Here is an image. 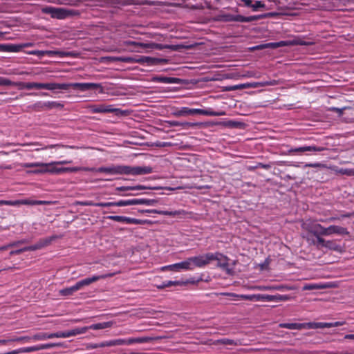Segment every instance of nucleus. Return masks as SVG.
<instances>
[{
  "instance_id": "nucleus-1",
  "label": "nucleus",
  "mask_w": 354,
  "mask_h": 354,
  "mask_svg": "<svg viewBox=\"0 0 354 354\" xmlns=\"http://www.w3.org/2000/svg\"><path fill=\"white\" fill-rule=\"evenodd\" d=\"M219 255L220 254L216 253H207L205 254L199 255L197 257H193L188 258L187 260V263L188 264L187 266H189L188 269L193 270L196 267H203L207 264H209L211 261L217 260L218 261V266L221 265V263L219 261Z\"/></svg>"
},
{
  "instance_id": "nucleus-2",
  "label": "nucleus",
  "mask_w": 354,
  "mask_h": 354,
  "mask_svg": "<svg viewBox=\"0 0 354 354\" xmlns=\"http://www.w3.org/2000/svg\"><path fill=\"white\" fill-rule=\"evenodd\" d=\"M195 114L215 116L221 115V113L215 112L212 109H189L188 107H183L174 113L176 116H185Z\"/></svg>"
},
{
  "instance_id": "nucleus-3",
  "label": "nucleus",
  "mask_w": 354,
  "mask_h": 354,
  "mask_svg": "<svg viewBox=\"0 0 354 354\" xmlns=\"http://www.w3.org/2000/svg\"><path fill=\"white\" fill-rule=\"evenodd\" d=\"M88 109L93 113H114L116 115H126V111L114 108L112 105L106 104H91L88 106Z\"/></svg>"
},
{
  "instance_id": "nucleus-4",
  "label": "nucleus",
  "mask_w": 354,
  "mask_h": 354,
  "mask_svg": "<svg viewBox=\"0 0 354 354\" xmlns=\"http://www.w3.org/2000/svg\"><path fill=\"white\" fill-rule=\"evenodd\" d=\"M58 86H63L64 88H57V89L68 90L73 88L74 89H79L81 91L94 90L102 87L100 84L97 83H58Z\"/></svg>"
},
{
  "instance_id": "nucleus-5",
  "label": "nucleus",
  "mask_w": 354,
  "mask_h": 354,
  "mask_svg": "<svg viewBox=\"0 0 354 354\" xmlns=\"http://www.w3.org/2000/svg\"><path fill=\"white\" fill-rule=\"evenodd\" d=\"M123 171L122 174H131L134 176L138 175H143L151 174L153 171L152 167L149 166H137V167H131L127 165H123Z\"/></svg>"
},
{
  "instance_id": "nucleus-6",
  "label": "nucleus",
  "mask_w": 354,
  "mask_h": 354,
  "mask_svg": "<svg viewBox=\"0 0 354 354\" xmlns=\"http://www.w3.org/2000/svg\"><path fill=\"white\" fill-rule=\"evenodd\" d=\"M277 84V81L272 80L269 82H253V83H249L247 84H240V85H235L233 86H223V91H232V90H236L239 88H257L259 86H274Z\"/></svg>"
},
{
  "instance_id": "nucleus-7",
  "label": "nucleus",
  "mask_w": 354,
  "mask_h": 354,
  "mask_svg": "<svg viewBox=\"0 0 354 354\" xmlns=\"http://www.w3.org/2000/svg\"><path fill=\"white\" fill-rule=\"evenodd\" d=\"M123 165H111L109 167H100L99 168H84V171H96L100 173H106L111 175H122L123 171Z\"/></svg>"
},
{
  "instance_id": "nucleus-8",
  "label": "nucleus",
  "mask_w": 354,
  "mask_h": 354,
  "mask_svg": "<svg viewBox=\"0 0 354 354\" xmlns=\"http://www.w3.org/2000/svg\"><path fill=\"white\" fill-rule=\"evenodd\" d=\"M113 276V274L109 273L102 275H94L91 277L84 279L81 281H77L74 287L76 290V291L82 289L84 286H89L91 283L95 282L100 279H105L107 277H111Z\"/></svg>"
},
{
  "instance_id": "nucleus-9",
  "label": "nucleus",
  "mask_w": 354,
  "mask_h": 354,
  "mask_svg": "<svg viewBox=\"0 0 354 354\" xmlns=\"http://www.w3.org/2000/svg\"><path fill=\"white\" fill-rule=\"evenodd\" d=\"M57 88H62L58 86V83L50 82V83H37V82H26V89H47L50 91L57 90ZM62 88H64L62 86Z\"/></svg>"
},
{
  "instance_id": "nucleus-10",
  "label": "nucleus",
  "mask_w": 354,
  "mask_h": 354,
  "mask_svg": "<svg viewBox=\"0 0 354 354\" xmlns=\"http://www.w3.org/2000/svg\"><path fill=\"white\" fill-rule=\"evenodd\" d=\"M168 60L165 58H156L147 56H138V63H146L148 66H154L159 64H166Z\"/></svg>"
},
{
  "instance_id": "nucleus-11",
  "label": "nucleus",
  "mask_w": 354,
  "mask_h": 354,
  "mask_svg": "<svg viewBox=\"0 0 354 354\" xmlns=\"http://www.w3.org/2000/svg\"><path fill=\"white\" fill-rule=\"evenodd\" d=\"M140 213H153L161 215L171 216H182L186 214L185 210H176V211H162L158 209H142L139 210Z\"/></svg>"
},
{
  "instance_id": "nucleus-12",
  "label": "nucleus",
  "mask_w": 354,
  "mask_h": 354,
  "mask_svg": "<svg viewBox=\"0 0 354 354\" xmlns=\"http://www.w3.org/2000/svg\"><path fill=\"white\" fill-rule=\"evenodd\" d=\"M55 238H56V236H52L50 237L45 238L44 239H41V240H39V241L38 243H37L35 245L24 248V252L35 251L37 250L41 249L42 248L49 245Z\"/></svg>"
},
{
  "instance_id": "nucleus-13",
  "label": "nucleus",
  "mask_w": 354,
  "mask_h": 354,
  "mask_svg": "<svg viewBox=\"0 0 354 354\" xmlns=\"http://www.w3.org/2000/svg\"><path fill=\"white\" fill-rule=\"evenodd\" d=\"M306 230L314 236H326V227L317 223H310L307 224Z\"/></svg>"
},
{
  "instance_id": "nucleus-14",
  "label": "nucleus",
  "mask_w": 354,
  "mask_h": 354,
  "mask_svg": "<svg viewBox=\"0 0 354 354\" xmlns=\"http://www.w3.org/2000/svg\"><path fill=\"white\" fill-rule=\"evenodd\" d=\"M325 232L326 236H330L333 234L339 235L348 234V232L346 228L338 225H330L329 227H326Z\"/></svg>"
},
{
  "instance_id": "nucleus-15",
  "label": "nucleus",
  "mask_w": 354,
  "mask_h": 354,
  "mask_svg": "<svg viewBox=\"0 0 354 354\" xmlns=\"http://www.w3.org/2000/svg\"><path fill=\"white\" fill-rule=\"evenodd\" d=\"M188 266V264L187 263V260H185V261H181L180 263L163 266V267H162L161 270H169L174 271V272H179L182 270H189V269H188L189 266Z\"/></svg>"
},
{
  "instance_id": "nucleus-16",
  "label": "nucleus",
  "mask_w": 354,
  "mask_h": 354,
  "mask_svg": "<svg viewBox=\"0 0 354 354\" xmlns=\"http://www.w3.org/2000/svg\"><path fill=\"white\" fill-rule=\"evenodd\" d=\"M169 127H181L183 129H189L201 126L199 122H178L175 120L167 121Z\"/></svg>"
},
{
  "instance_id": "nucleus-17",
  "label": "nucleus",
  "mask_w": 354,
  "mask_h": 354,
  "mask_svg": "<svg viewBox=\"0 0 354 354\" xmlns=\"http://www.w3.org/2000/svg\"><path fill=\"white\" fill-rule=\"evenodd\" d=\"M87 331V328H75L66 331H60V338H66L77 335L85 333Z\"/></svg>"
},
{
  "instance_id": "nucleus-18",
  "label": "nucleus",
  "mask_w": 354,
  "mask_h": 354,
  "mask_svg": "<svg viewBox=\"0 0 354 354\" xmlns=\"http://www.w3.org/2000/svg\"><path fill=\"white\" fill-rule=\"evenodd\" d=\"M223 127L230 129H243L245 127V124L241 122L231 120L227 118H223Z\"/></svg>"
},
{
  "instance_id": "nucleus-19",
  "label": "nucleus",
  "mask_w": 354,
  "mask_h": 354,
  "mask_svg": "<svg viewBox=\"0 0 354 354\" xmlns=\"http://www.w3.org/2000/svg\"><path fill=\"white\" fill-rule=\"evenodd\" d=\"M157 187H147L144 185H136V186H122L116 187L117 191H134V190H144V189H158Z\"/></svg>"
},
{
  "instance_id": "nucleus-20",
  "label": "nucleus",
  "mask_w": 354,
  "mask_h": 354,
  "mask_svg": "<svg viewBox=\"0 0 354 354\" xmlns=\"http://www.w3.org/2000/svg\"><path fill=\"white\" fill-rule=\"evenodd\" d=\"M289 299V297L287 295H261V300L268 301H286Z\"/></svg>"
},
{
  "instance_id": "nucleus-21",
  "label": "nucleus",
  "mask_w": 354,
  "mask_h": 354,
  "mask_svg": "<svg viewBox=\"0 0 354 354\" xmlns=\"http://www.w3.org/2000/svg\"><path fill=\"white\" fill-rule=\"evenodd\" d=\"M242 1L245 6L251 8L253 11H257L260 8H266V5L261 1L242 0Z\"/></svg>"
},
{
  "instance_id": "nucleus-22",
  "label": "nucleus",
  "mask_w": 354,
  "mask_h": 354,
  "mask_svg": "<svg viewBox=\"0 0 354 354\" xmlns=\"http://www.w3.org/2000/svg\"><path fill=\"white\" fill-rule=\"evenodd\" d=\"M325 149L324 147H316V146H307L301 147L289 150L290 153L292 152H305V151H322Z\"/></svg>"
},
{
  "instance_id": "nucleus-23",
  "label": "nucleus",
  "mask_w": 354,
  "mask_h": 354,
  "mask_svg": "<svg viewBox=\"0 0 354 354\" xmlns=\"http://www.w3.org/2000/svg\"><path fill=\"white\" fill-rule=\"evenodd\" d=\"M16 206L19 205H46L50 204V201H36V200H18L15 201Z\"/></svg>"
},
{
  "instance_id": "nucleus-24",
  "label": "nucleus",
  "mask_w": 354,
  "mask_h": 354,
  "mask_svg": "<svg viewBox=\"0 0 354 354\" xmlns=\"http://www.w3.org/2000/svg\"><path fill=\"white\" fill-rule=\"evenodd\" d=\"M229 259L227 257L223 255V270H225L229 275L234 274V271L233 268L230 267L231 265H234V261H232L231 263L228 262Z\"/></svg>"
},
{
  "instance_id": "nucleus-25",
  "label": "nucleus",
  "mask_w": 354,
  "mask_h": 354,
  "mask_svg": "<svg viewBox=\"0 0 354 354\" xmlns=\"http://www.w3.org/2000/svg\"><path fill=\"white\" fill-rule=\"evenodd\" d=\"M45 169H38L35 171V173H50V174H61L64 172L62 168H57L54 165L51 166H44Z\"/></svg>"
},
{
  "instance_id": "nucleus-26",
  "label": "nucleus",
  "mask_w": 354,
  "mask_h": 354,
  "mask_svg": "<svg viewBox=\"0 0 354 354\" xmlns=\"http://www.w3.org/2000/svg\"><path fill=\"white\" fill-rule=\"evenodd\" d=\"M35 106H38L40 108H47V109H53V108H62L63 105L57 102H46L44 103L37 102L35 104Z\"/></svg>"
},
{
  "instance_id": "nucleus-27",
  "label": "nucleus",
  "mask_w": 354,
  "mask_h": 354,
  "mask_svg": "<svg viewBox=\"0 0 354 354\" xmlns=\"http://www.w3.org/2000/svg\"><path fill=\"white\" fill-rule=\"evenodd\" d=\"M158 203L155 199H146V198H133V205H154Z\"/></svg>"
},
{
  "instance_id": "nucleus-28",
  "label": "nucleus",
  "mask_w": 354,
  "mask_h": 354,
  "mask_svg": "<svg viewBox=\"0 0 354 354\" xmlns=\"http://www.w3.org/2000/svg\"><path fill=\"white\" fill-rule=\"evenodd\" d=\"M112 325H113L112 322H107L94 324L89 326H85L84 328H87V330L88 329L101 330V329L109 328V327L112 326Z\"/></svg>"
},
{
  "instance_id": "nucleus-29",
  "label": "nucleus",
  "mask_w": 354,
  "mask_h": 354,
  "mask_svg": "<svg viewBox=\"0 0 354 354\" xmlns=\"http://www.w3.org/2000/svg\"><path fill=\"white\" fill-rule=\"evenodd\" d=\"M279 326L292 330L304 329L303 323H282L279 324Z\"/></svg>"
},
{
  "instance_id": "nucleus-30",
  "label": "nucleus",
  "mask_w": 354,
  "mask_h": 354,
  "mask_svg": "<svg viewBox=\"0 0 354 354\" xmlns=\"http://www.w3.org/2000/svg\"><path fill=\"white\" fill-rule=\"evenodd\" d=\"M183 284V282L180 281H163L161 284L157 285L156 287L158 289L162 290L165 288L170 287L172 286H179Z\"/></svg>"
},
{
  "instance_id": "nucleus-31",
  "label": "nucleus",
  "mask_w": 354,
  "mask_h": 354,
  "mask_svg": "<svg viewBox=\"0 0 354 354\" xmlns=\"http://www.w3.org/2000/svg\"><path fill=\"white\" fill-rule=\"evenodd\" d=\"M30 55H37V56H44V55H54L59 54V52L57 51H53V50H32L28 53Z\"/></svg>"
},
{
  "instance_id": "nucleus-32",
  "label": "nucleus",
  "mask_w": 354,
  "mask_h": 354,
  "mask_svg": "<svg viewBox=\"0 0 354 354\" xmlns=\"http://www.w3.org/2000/svg\"><path fill=\"white\" fill-rule=\"evenodd\" d=\"M175 78L174 77H162V76H156L153 77V81L162 82L165 84H171L176 82Z\"/></svg>"
},
{
  "instance_id": "nucleus-33",
  "label": "nucleus",
  "mask_w": 354,
  "mask_h": 354,
  "mask_svg": "<svg viewBox=\"0 0 354 354\" xmlns=\"http://www.w3.org/2000/svg\"><path fill=\"white\" fill-rule=\"evenodd\" d=\"M326 288V286L317 284V283H306L305 284L302 290H321Z\"/></svg>"
},
{
  "instance_id": "nucleus-34",
  "label": "nucleus",
  "mask_w": 354,
  "mask_h": 354,
  "mask_svg": "<svg viewBox=\"0 0 354 354\" xmlns=\"http://www.w3.org/2000/svg\"><path fill=\"white\" fill-rule=\"evenodd\" d=\"M136 343H138V344L151 342L161 339L160 337H149V336L136 337Z\"/></svg>"
},
{
  "instance_id": "nucleus-35",
  "label": "nucleus",
  "mask_w": 354,
  "mask_h": 354,
  "mask_svg": "<svg viewBox=\"0 0 354 354\" xmlns=\"http://www.w3.org/2000/svg\"><path fill=\"white\" fill-rule=\"evenodd\" d=\"M263 19L262 15H254V16H250V17H244L242 16L239 17V22H252L253 21H257L259 19Z\"/></svg>"
},
{
  "instance_id": "nucleus-36",
  "label": "nucleus",
  "mask_w": 354,
  "mask_h": 354,
  "mask_svg": "<svg viewBox=\"0 0 354 354\" xmlns=\"http://www.w3.org/2000/svg\"><path fill=\"white\" fill-rule=\"evenodd\" d=\"M3 80L6 81V84H1V86H17L19 88V89H24L25 88L26 82H12L11 80H10L6 77H3Z\"/></svg>"
},
{
  "instance_id": "nucleus-37",
  "label": "nucleus",
  "mask_w": 354,
  "mask_h": 354,
  "mask_svg": "<svg viewBox=\"0 0 354 354\" xmlns=\"http://www.w3.org/2000/svg\"><path fill=\"white\" fill-rule=\"evenodd\" d=\"M39 351L38 346H30V347H25L22 348H19L18 350L12 351V352H15L14 354H18L20 353H31Z\"/></svg>"
},
{
  "instance_id": "nucleus-38",
  "label": "nucleus",
  "mask_w": 354,
  "mask_h": 354,
  "mask_svg": "<svg viewBox=\"0 0 354 354\" xmlns=\"http://www.w3.org/2000/svg\"><path fill=\"white\" fill-rule=\"evenodd\" d=\"M116 59L118 61L124 62V63H129V64L138 63V56H136V57L123 56V57H117Z\"/></svg>"
},
{
  "instance_id": "nucleus-39",
  "label": "nucleus",
  "mask_w": 354,
  "mask_h": 354,
  "mask_svg": "<svg viewBox=\"0 0 354 354\" xmlns=\"http://www.w3.org/2000/svg\"><path fill=\"white\" fill-rule=\"evenodd\" d=\"M241 15H232L223 12V21H239V17Z\"/></svg>"
},
{
  "instance_id": "nucleus-40",
  "label": "nucleus",
  "mask_w": 354,
  "mask_h": 354,
  "mask_svg": "<svg viewBox=\"0 0 354 354\" xmlns=\"http://www.w3.org/2000/svg\"><path fill=\"white\" fill-rule=\"evenodd\" d=\"M124 339H118L114 340H111L108 342H105L102 343L101 346H113L118 345H123Z\"/></svg>"
},
{
  "instance_id": "nucleus-41",
  "label": "nucleus",
  "mask_w": 354,
  "mask_h": 354,
  "mask_svg": "<svg viewBox=\"0 0 354 354\" xmlns=\"http://www.w3.org/2000/svg\"><path fill=\"white\" fill-rule=\"evenodd\" d=\"M239 344L238 340L230 339L227 338H223V346H226L227 348H232V346H236Z\"/></svg>"
},
{
  "instance_id": "nucleus-42",
  "label": "nucleus",
  "mask_w": 354,
  "mask_h": 354,
  "mask_svg": "<svg viewBox=\"0 0 354 354\" xmlns=\"http://www.w3.org/2000/svg\"><path fill=\"white\" fill-rule=\"evenodd\" d=\"M76 292L74 286L62 289L59 291V294L61 296H69L73 295Z\"/></svg>"
},
{
  "instance_id": "nucleus-43",
  "label": "nucleus",
  "mask_w": 354,
  "mask_h": 354,
  "mask_svg": "<svg viewBox=\"0 0 354 354\" xmlns=\"http://www.w3.org/2000/svg\"><path fill=\"white\" fill-rule=\"evenodd\" d=\"M52 164H47V163H43V162H27V163H23L21 166L24 168H31V167H41V166H51Z\"/></svg>"
},
{
  "instance_id": "nucleus-44",
  "label": "nucleus",
  "mask_w": 354,
  "mask_h": 354,
  "mask_svg": "<svg viewBox=\"0 0 354 354\" xmlns=\"http://www.w3.org/2000/svg\"><path fill=\"white\" fill-rule=\"evenodd\" d=\"M322 322H308L303 323L304 328L315 329L322 328Z\"/></svg>"
},
{
  "instance_id": "nucleus-45",
  "label": "nucleus",
  "mask_w": 354,
  "mask_h": 354,
  "mask_svg": "<svg viewBox=\"0 0 354 354\" xmlns=\"http://www.w3.org/2000/svg\"><path fill=\"white\" fill-rule=\"evenodd\" d=\"M113 204L114 206L118 207L133 205V199L120 200L118 202H113Z\"/></svg>"
},
{
  "instance_id": "nucleus-46",
  "label": "nucleus",
  "mask_w": 354,
  "mask_h": 354,
  "mask_svg": "<svg viewBox=\"0 0 354 354\" xmlns=\"http://www.w3.org/2000/svg\"><path fill=\"white\" fill-rule=\"evenodd\" d=\"M324 248L335 251H338L340 249V246L339 245H337L333 241H326Z\"/></svg>"
},
{
  "instance_id": "nucleus-47",
  "label": "nucleus",
  "mask_w": 354,
  "mask_h": 354,
  "mask_svg": "<svg viewBox=\"0 0 354 354\" xmlns=\"http://www.w3.org/2000/svg\"><path fill=\"white\" fill-rule=\"evenodd\" d=\"M130 45L133 46H139L142 48H151V42L143 43V42H137V41H129Z\"/></svg>"
},
{
  "instance_id": "nucleus-48",
  "label": "nucleus",
  "mask_w": 354,
  "mask_h": 354,
  "mask_svg": "<svg viewBox=\"0 0 354 354\" xmlns=\"http://www.w3.org/2000/svg\"><path fill=\"white\" fill-rule=\"evenodd\" d=\"M21 49V45L6 44V52H19Z\"/></svg>"
},
{
  "instance_id": "nucleus-49",
  "label": "nucleus",
  "mask_w": 354,
  "mask_h": 354,
  "mask_svg": "<svg viewBox=\"0 0 354 354\" xmlns=\"http://www.w3.org/2000/svg\"><path fill=\"white\" fill-rule=\"evenodd\" d=\"M128 218L127 216H109L107 217L108 219L113 220L117 222L120 223H126L128 222Z\"/></svg>"
},
{
  "instance_id": "nucleus-50",
  "label": "nucleus",
  "mask_w": 354,
  "mask_h": 354,
  "mask_svg": "<svg viewBox=\"0 0 354 354\" xmlns=\"http://www.w3.org/2000/svg\"><path fill=\"white\" fill-rule=\"evenodd\" d=\"M351 215V214H342L339 216H331L325 220L322 219V220H320V221H322V222H333L336 220H341L342 218H344L350 217Z\"/></svg>"
},
{
  "instance_id": "nucleus-51",
  "label": "nucleus",
  "mask_w": 354,
  "mask_h": 354,
  "mask_svg": "<svg viewBox=\"0 0 354 354\" xmlns=\"http://www.w3.org/2000/svg\"><path fill=\"white\" fill-rule=\"evenodd\" d=\"M316 237V240L313 241V243L315 245H317V248L319 247H324L326 243V240L322 238L323 235L319 236H315Z\"/></svg>"
},
{
  "instance_id": "nucleus-52",
  "label": "nucleus",
  "mask_w": 354,
  "mask_h": 354,
  "mask_svg": "<svg viewBox=\"0 0 354 354\" xmlns=\"http://www.w3.org/2000/svg\"><path fill=\"white\" fill-rule=\"evenodd\" d=\"M285 46L284 41H280V42H273V43H267L265 44L266 48H277L281 46Z\"/></svg>"
},
{
  "instance_id": "nucleus-53",
  "label": "nucleus",
  "mask_w": 354,
  "mask_h": 354,
  "mask_svg": "<svg viewBox=\"0 0 354 354\" xmlns=\"http://www.w3.org/2000/svg\"><path fill=\"white\" fill-rule=\"evenodd\" d=\"M30 339L28 337H18L16 339H0V344L4 345L9 342H15V341L19 342V341H23L24 339Z\"/></svg>"
},
{
  "instance_id": "nucleus-54",
  "label": "nucleus",
  "mask_w": 354,
  "mask_h": 354,
  "mask_svg": "<svg viewBox=\"0 0 354 354\" xmlns=\"http://www.w3.org/2000/svg\"><path fill=\"white\" fill-rule=\"evenodd\" d=\"M60 346V344L57 343H49V344H44L41 345H38L39 351L44 350V349H49L51 348H54L56 346Z\"/></svg>"
},
{
  "instance_id": "nucleus-55",
  "label": "nucleus",
  "mask_w": 354,
  "mask_h": 354,
  "mask_svg": "<svg viewBox=\"0 0 354 354\" xmlns=\"http://www.w3.org/2000/svg\"><path fill=\"white\" fill-rule=\"evenodd\" d=\"M30 339H33V340H45V339H47V337H46V333H38V334H36L35 335H33L32 337H28ZM29 340V339H28Z\"/></svg>"
},
{
  "instance_id": "nucleus-56",
  "label": "nucleus",
  "mask_w": 354,
  "mask_h": 354,
  "mask_svg": "<svg viewBox=\"0 0 354 354\" xmlns=\"http://www.w3.org/2000/svg\"><path fill=\"white\" fill-rule=\"evenodd\" d=\"M241 297L246 299V300H256V301H260L261 300V295H241Z\"/></svg>"
},
{
  "instance_id": "nucleus-57",
  "label": "nucleus",
  "mask_w": 354,
  "mask_h": 354,
  "mask_svg": "<svg viewBox=\"0 0 354 354\" xmlns=\"http://www.w3.org/2000/svg\"><path fill=\"white\" fill-rule=\"evenodd\" d=\"M338 172L342 175L354 176L353 169H340Z\"/></svg>"
},
{
  "instance_id": "nucleus-58",
  "label": "nucleus",
  "mask_w": 354,
  "mask_h": 354,
  "mask_svg": "<svg viewBox=\"0 0 354 354\" xmlns=\"http://www.w3.org/2000/svg\"><path fill=\"white\" fill-rule=\"evenodd\" d=\"M170 46L167 45H163L161 44H156L151 42V49H158V50H162L165 48H169Z\"/></svg>"
},
{
  "instance_id": "nucleus-59",
  "label": "nucleus",
  "mask_w": 354,
  "mask_h": 354,
  "mask_svg": "<svg viewBox=\"0 0 354 354\" xmlns=\"http://www.w3.org/2000/svg\"><path fill=\"white\" fill-rule=\"evenodd\" d=\"M259 290H271V289H276V290H292L291 288L288 287H283V286H276V287H271V286H263V287H259Z\"/></svg>"
},
{
  "instance_id": "nucleus-60",
  "label": "nucleus",
  "mask_w": 354,
  "mask_h": 354,
  "mask_svg": "<svg viewBox=\"0 0 354 354\" xmlns=\"http://www.w3.org/2000/svg\"><path fill=\"white\" fill-rule=\"evenodd\" d=\"M94 206L95 207H112L114 206L113 202H108V203H94Z\"/></svg>"
},
{
  "instance_id": "nucleus-61",
  "label": "nucleus",
  "mask_w": 354,
  "mask_h": 354,
  "mask_svg": "<svg viewBox=\"0 0 354 354\" xmlns=\"http://www.w3.org/2000/svg\"><path fill=\"white\" fill-rule=\"evenodd\" d=\"M75 203L82 206H94V203L91 201H77Z\"/></svg>"
},
{
  "instance_id": "nucleus-62",
  "label": "nucleus",
  "mask_w": 354,
  "mask_h": 354,
  "mask_svg": "<svg viewBox=\"0 0 354 354\" xmlns=\"http://www.w3.org/2000/svg\"><path fill=\"white\" fill-rule=\"evenodd\" d=\"M84 168H80V167H63L62 169H64V172L65 171H71V172H75L80 170H84Z\"/></svg>"
},
{
  "instance_id": "nucleus-63",
  "label": "nucleus",
  "mask_w": 354,
  "mask_h": 354,
  "mask_svg": "<svg viewBox=\"0 0 354 354\" xmlns=\"http://www.w3.org/2000/svg\"><path fill=\"white\" fill-rule=\"evenodd\" d=\"M346 107H344L342 109L337 108V107H331L330 108V111L335 112L338 113L339 116H341L343 114V111L346 109Z\"/></svg>"
},
{
  "instance_id": "nucleus-64",
  "label": "nucleus",
  "mask_w": 354,
  "mask_h": 354,
  "mask_svg": "<svg viewBox=\"0 0 354 354\" xmlns=\"http://www.w3.org/2000/svg\"><path fill=\"white\" fill-rule=\"evenodd\" d=\"M3 205L16 206V203H15V201L0 200V205Z\"/></svg>"
}]
</instances>
